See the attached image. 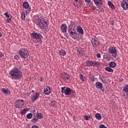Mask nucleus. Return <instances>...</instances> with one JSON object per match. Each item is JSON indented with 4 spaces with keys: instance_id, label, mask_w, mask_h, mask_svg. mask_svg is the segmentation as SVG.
<instances>
[{
    "instance_id": "f257e3e1",
    "label": "nucleus",
    "mask_w": 128,
    "mask_h": 128,
    "mask_svg": "<svg viewBox=\"0 0 128 128\" xmlns=\"http://www.w3.org/2000/svg\"><path fill=\"white\" fill-rule=\"evenodd\" d=\"M10 78H12V80H20V78H22V74L20 71L16 68L12 69L10 71Z\"/></svg>"
},
{
    "instance_id": "f03ea898",
    "label": "nucleus",
    "mask_w": 128,
    "mask_h": 128,
    "mask_svg": "<svg viewBox=\"0 0 128 128\" xmlns=\"http://www.w3.org/2000/svg\"><path fill=\"white\" fill-rule=\"evenodd\" d=\"M68 34L70 35L72 38L74 40L78 39V33H76V28H74L72 26V24H70L68 26Z\"/></svg>"
},
{
    "instance_id": "7ed1b4c3",
    "label": "nucleus",
    "mask_w": 128,
    "mask_h": 128,
    "mask_svg": "<svg viewBox=\"0 0 128 128\" xmlns=\"http://www.w3.org/2000/svg\"><path fill=\"white\" fill-rule=\"evenodd\" d=\"M37 24L38 26L40 28L41 30H46V28H48V22L46 21L44 18H38Z\"/></svg>"
},
{
    "instance_id": "20e7f679",
    "label": "nucleus",
    "mask_w": 128,
    "mask_h": 128,
    "mask_svg": "<svg viewBox=\"0 0 128 128\" xmlns=\"http://www.w3.org/2000/svg\"><path fill=\"white\" fill-rule=\"evenodd\" d=\"M31 36L33 38H36V40H39V42H42V39L44 38L42 36V35L40 33H36V32H33L31 34Z\"/></svg>"
},
{
    "instance_id": "39448f33",
    "label": "nucleus",
    "mask_w": 128,
    "mask_h": 128,
    "mask_svg": "<svg viewBox=\"0 0 128 128\" xmlns=\"http://www.w3.org/2000/svg\"><path fill=\"white\" fill-rule=\"evenodd\" d=\"M108 52L110 54H112L113 58H116L118 56V54H116V49L114 47H110Z\"/></svg>"
},
{
    "instance_id": "423d86ee",
    "label": "nucleus",
    "mask_w": 128,
    "mask_h": 128,
    "mask_svg": "<svg viewBox=\"0 0 128 128\" xmlns=\"http://www.w3.org/2000/svg\"><path fill=\"white\" fill-rule=\"evenodd\" d=\"M28 51L26 50V48H22V50L18 52L19 56L22 58H28Z\"/></svg>"
},
{
    "instance_id": "0eeeda50",
    "label": "nucleus",
    "mask_w": 128,
    "mask_h": 128,
    "mask_svg": "<svg viewBox=\"0 0 128 128\" xmlns=\"http://www.w3.org/2000/svg\"><path fill=\"white\" fill-rule=\"evenodd\" d=\"M24 105V100H18L15 102V106L17 108H22Z\"/></svg>"
},
{
    "instance_id": "6e6552de",
    "label": "nucleus",
    "mask_w": 128,
    "mask_h": 128,
    "mask_svg": "<svg viewBox=\"0 0 128 128\" xmlns=\"http://www.w3.org/2000/svg\"><path fill=\"white\" fill-rule=\"evenodd\" d=\"M72 89L70 88L67 87H62L61 92L62 94H64L66 96H70V94Z\"/></svg>"
},
{
    "instance_id": "1a4fd4ad",
    "label": "nucleus",
    "mask_w": 128,
    "mask_h": 128,
    "mask_svg": "<svg viewBox=\"0 0 128 128\" xmlns=\"http://www.w3.org/2000/svg\"><path fill=\"white\" fill-rule=\"evenodd\" d=\"M92 44L94 46V48H96L98 46H100V40L96 38H93L91 40Z\"/></svg>"
},
{
    "instance_id": "9d476101",
    "label": "nucleus",
    "mask_w": 128,
    "mask_h": 128,
    "mask_svg": "<svg viewBox=\"0 0 128 128\" xmlns=\"http://www.w3.org/2000/svg\"><path fill=\"white\" fill-rule=\"evenodd\" d=\"M128 0H122L121 2V6L124 10H128Z\"/></svg>"
},
{
    "instance_id": "9b49d317",
    "label": "nucleus",
    "mask_w": 128,
    "mask_h": 128,
    "mask_svg": "<svg viewBox=\"0 0 128 128\" xmlns=\"http://www.w3.org/2000/svg\"><path fill=\"white\" fill-rule=\"evenodd\" d=\"M94 4L97 6H102L104 3L102 0H94Z\"/></svg>"
},
{
    "instance_id": "f8f14e48",
    "label": "nucleus",
    "mask_w": 128,
    "mask_h": 128,
    "mask_svg": "<svg viewBox=\"0 0 128 128\" xmlns=\"http://www.w3.org/2000/svg\"><path fill=\"white\" fill-rule=\"evenodd\" d=\"M68 30V26L66 24H63L61 25V30L62 32H66V30Z\"/></svg>"
},
{
    "instance_id": "ddd939ff",
    "label": "nucleus",
    "mask_w": 128,
    "mask_h": 128,
    "mask_svg": "<svg viewBox=\"0 0 128 128\" xmlns=\"http://www.w3.org/2000/svg\"><path fill=\"white\" fill-rule=\"evenodd\" d=\"M95 86L96 88L100 89V90H102V88H103L102 83L100 82H96L95 84Z\"/></svg>"
},
{
    "instance_id": "4468645a",
    "label": "nucleus",
    "mask_w": 128,
    "mask_h": 128,
    "mask_svg": "<svg viewBox=\"0 0 128 128\" xmlns=\"http://www.w3.org/2000/svg\"><path fill=\"white\" fill-rule=\"evenodd\" d=\"M4 14V16H6V18H8L6 20V22H12V16H10V15L8 14V12H5Z\"/></svg>"
},
{
    "instance_id": "2eb2a0df",
    "label": "nucleus",
    "mask_w": 128,
    "mask_h": 128,
    "mask_svg": "<svg viewBox=\"0 0 128 128\" xmlns=\"http://www.w3.org/2000/svg\"><path fill=\"white\" fill-rule=\"evenodd\" d=\"M76 30L78 32L79 34H84V30L82 29V26H79L77 27Z\"/></svg>"
},
{
    "instance_id": "dca6fc26",
    "label": "nucleus",
    "mask_w": 128,
    "mask_h": 128,
    "mask_svg": "<svg viewBox=\"0 0 128 128\" xmlns=\"http://www.w3.org/2000/svg\"><path fill=\"white\" fill-rule=\"evenodd\" d=\"M38 96H40V93L36 92L32 98V102H36V99L38 98Z\"/></svg>"
},
{
    "instance_id": "f3484780",
    "label": "nucleus",
    "mask_w": 128,
    "mask_h": 128,
    "mask_svg": "<svg viewBox=\"0 0 128 128\" xmlns=\"http://www.w3.org/2000/svg\"><path fill=\"white\" fill-rule=\"evenodd\" d=\"M38 120V116H36V115H34L32 116V119L31 120V122L33 124H36V122Z\"/></svg>"
},
{
    "instance_id": "a211bd4d",
    "label": "nucleus",
    "mask_w": 128,
    "mask_h": 128,
    "mask_svg": "<svg viewBox=\"0 0 128 128\" xmlns=\"http://www.w3.org/2000/svg\"><path fill=\"white\" fill-rule=\"evenodd\" d=\"M74 6H82V2L78 1V0H74Z\"/></svg>"
},
{
    "instance_id": "6ab92c4d",
    "label": "nucleus",
    "mask_w": 128,
    "mask_h": 128,
    "mask_svg": "<svg viewBox=\"0 0 128 128\" xmlns=\"http://www.w3.org/2000/svg\"><path fill=\"white\" fill-rule=\"evenodd\" d=\"M58 53L60 56H64L66 54V52L65 50H60L58 51Z\"/></svg>"
},
{
    "instance_id": "aec40b11",
    "label": "nucleus",
    "mask_w": 128,
    "mask_h": 128,
    "mask_svg": "<svg viewBox=\"0 0 128 128\" xmlns=\"http://www.w3.org/2000/svg\"><path fill=\"white\" fill-rule=\"evenodd\" d=\"M86 66H92L94 64L92 61L86 60Z\"/></svg>"
},
{
    "instance_id": "412c9836",
    "label": "nucleus",
    "mask_w": 128,
    "mask_h": 128,
    "mask_svg": "<svg viewBox=\"0 0 128 128\" xmlns=\"http://www.w3.org/2000/svg\"><path fill=\"white\" fill-rule=\"evenodd\" d=\"M30 6V4H28V2H24L23 3V7L26 8V10H28Z\"/></svg>"
},
{
    "instance_id": "4be33fe9",
    "label": "nucleus",
    "mask_w": 128,
    "mask_h": 128,
    "mask_svg": "<svg viewBox=\"0 0 128 128\" xmlns=\"http://www.w3.org/2000/svg\"><path fill=\"white\" fill-rule=\"evenodd\" d=\"M116 64L115 62H109V66L112 68H116Z\"/></svg>"
},
{
    "instance_id": "5701e85b",
    "label": "nucleus",
    "mask_w": 128,
    "mask_h": 128,
    "mask_svg": "<svg viewBox=\"0 0 128 128\" xmlns=\"http://www.w3.org/2000/svg\"><path fill=\"white\" fill-rule=\"evenodd\" d=\"M36 116L38 120H42V118H44V115H42V113L38 112V111H37V114Z\"/></svg>"
},
{
    "instance_id": "b1692460",
    "label": "nucleus",
    "mask_w": 128,
    "mask_h": 128,
    "mask_svg": "<svg viewBox=\"0 0 128 128\" xmlns=\"http://www.w3.org/2000/svg\"><path fill=\"white\" fill-rule=\"evenodd\" d=\"M2 92H3V94H8L10 93V92L8 91V88H3L2 89Z\"/></svg>"
},
{
    "instance_id": "393cba45",
    "label": "nucleus",
    "mask_w": 128,
    "mask_h": 128,
    "mask_svg": "<svg viewBox=\"0 0 128 128\" xmlns=\"http://www.w3.org/2000/svg\"><path fill=\"white\" fill-rule=\"evenodd\" d=\"M63 76H64L63 77V78H64V80H66V78L67 80H70V74H68V73L66 72H64L63 74Z\"/></svg>"
},
{
    "instance_id": "a878e982",
    "label": "nucleus",
    "mask_w": 128,
    "mask_h": 128,
    "mask_svg": "<svg viewBox=\"0 0 128 128\" xmlns=\"http://www.w3.org/2000/svg\"><path fill=\"white\" fill-rule=\"evenodd\" d=\"M108 5L109 6H110L112 10H116V7H114V5L112 4V2H108Z\"/></svg>"
},
{
    "instance_id": "bb28decb",
    "label": "nucleus",
    "mask_w": 128,
    "mask_h": 128,
    "mask_svg": "<svg viewBox=\"0 0 128 128\" xmlns=\"http://www.w3.org/2000/svg\"><path fill=\"white\" fill-rule=\"evenodd\" d=\"M104 58H105L108 60H110V54L108 53L104 54Z\"/></svg>"
},
{
    "instance_id": "cd10ccee",
    "label": "nucleus",
    "mask_w": 128,
    "mask_h": 128,
    "mask_svg": "<svg viewBox=\"0 0 128 128\" xmlns=\"http://www.w3.org/2000/svg\"><path fill=\"white\" fill-rule=\"evenodd\" d=\"M123 91L126 92V96H128V84L124 86V88H123Z\"/></svg>"
},
{
    "instance_id": "c85d7f7f",
    "label": "nucleus",
    "mask_w": 128,
    "mask_h": 128,
    "mask_svg": "<svg viewBox=\"0 0 128 128\" xmlns=\"http://www.w3.org/2000/svg\"><path fill=\"white\" fill-rule=\"evenodd\" d=\"M105 70L108 72H114V70L112 69L110 67H106Z\"/></svg>"
},
{
    "instance_id": "c756f323",
    "label": "nucleus",
    "mask_w": 128,
    "mask_h": 128,
    "mask_svg": "<svg viewBox=\"0 0 128 128\" xmlns=\"http://www.w3.org/2000/svg\"><path fill=\"white\" fill-rule=\"evenodd\" d=\"M44 92L45 94H50V91H48V88H44Z\"/></svg>"
},
{
    "instance_id": "7c9ffc66",
    "label": "nucleus",
    "mask_w": 128,
    "mask_h": 128,
    "mask_svg": "<svg viewBox=\"0 0 128 128\" xmlns=\"http://www.w3.org/2000/svg\"><path fill=\"white\" fill-rule=\"evenodd\" d=\"M96 118H97V120H102V115L98 113H97L96 114Z\"/></svg>"
},
{
    "instance_id": "2f4dec72",
    "label": "nucleus",
    "mask_w": 128,
    "mask_h": 128,
    "mask_svg": "<svg viewBox=\"0 0 128 128\" xmlns=\"http://www.w3.org/2000/svg\"><path fill=\"white\" fill-rule=\"evenodd\" d=\"M90 78L92 82H96V78L94 77V76L92 74L90 76Z\"/></svg>"
},
{
    "instance_id": "473e14b6",
    "label": "nucleus",
    "mask_w": 128,
    "mask_h": 128,
    "mask_svg": "<svg viewBox=\"0 0 128 128\" xmlns=\"http://www.w3.org/2000/svg\"><path fill=\"white\" fill-rule=\"evenodd\" d=\"M26 118H27L28 120H30V118H32V113H29V114H27V115H26Z\"/></svg>"
},
{
    "instance_id": "72a5a7b5",
    "label": "nucleus",
    "mask_w": 128,
    "mask_h": 128,
    "mask_svg": "<svg viewBox=\"0 0 128 128\" xmlns=\"http://www.w3.org/2000/svg\"><path fill=\"white\" fill-rule=\"evenodd\" d=\"M21 18L23 20H26V12H22Z\"/></svg>"
},
{
    "instance_id": "f704fd0d",
    "label": "nucleus",
    "mask_w": 128,
    "mask_h": 128,
    "mask_svg": "<svg viewBox=\"0 0 128 128\" xmlns=\"http://www.w3.org/2000/svg\"><path fill=\"white\" fill-rule=\"evenodd\" d=\"M100 64V63L98 61L93 62V66H98Z\"/></svg>"
},
{
    "instance_id": "c9c22d12",
    "label": "nucleus",
    "mask_w": 128,
    "mask_h": 128,
    "mask_svg": "<svg viewBox=\"0 0 128 128\" xmlns=\"http://www.w3.org/2000/svg\"><path fill=\"white\" fill-rule=\"evenodd\" d=\"M80 80H82V82H85L86 81V76H84L82 74H80Z\"/></svg>"
},
{
    "instance_id": "e433bc0d",
    "label": "nucleus",
    "mask_w": 128,
    "mask_h": 128,
    "mask_svg": "<svg viewBox=\"0 0 128 128\" xmlns=\"http://www.w3.org/2000/svg\"><path fill=\"white\" fill-rule=\"evenodd\" d=\"M26 108H24V110L20 112V114L21 116H24V114H26Z\"/></svg>"
},
{
    "instance_id": "4c0bfd02",
    "label": "nucleus",
    "mask_w": 128,
    "mask_h": 128,
    "mask_svg": "<svg viewBox=\"0 0 128 128\" xmlns=\"http://www.w3.org/2000/svg\"><path fill=\"white\" fill-rule=\"evenodd\" d=\"M84 118L86 120H88L90 119V116H84Z\"/></svg>"
},
{
    "instance_id": "58836bf2",
    "label": "nucleus",
    "mask_w": 128,
    "mask_h": 128,
    "mask_svg": "<svg viewBox=\"0 0 128 128\" xmlns=\"http://www.w3.org/2000/svg\"><path fill=\"white\" fill-rule=\"evenodd\" d=\"M70 94H72V96H76V92L72 90H71Z\"/></svg>"
},
{
    "instance_id": "ea45409f",
    "label": "nucleus",
    "mask_w": 128,
    "mask_h": 128,
    "mask_svg": "<svg viewBox=\"0 0 128 128\" xmlns=\"http://www.w3.org/2000/svg\"><path fill=\"white\" fill-rule=\"evenodd\" d=\"M79 54H81L82 56H84V54H85V52H84V50H80V52H79Z\"/></svg>"
},
{
    "instance_id": "a19ab883",
    "label": "nucleus",
    "mask_w": 128,
    "mask_h": 128,
    "mask_svg": "<svg viewBox=\"0 0 128 128\" xmlns=\"http://www.w3.org/2000/svg\"><path fill=\"white\" fill-rule=\"evenodd\" d=\"M51 103L52 104V106H56V102L55 100L52 101Z\"/></svg>"
},
{
    "instance_id": "79ce46f5",
    "label": "nucleus",
    "mask_w": 128,
    "mask_h": 128,
    "mask_svg": "<svg viewBox=\"0 0 128 128\" xmlns=\"http://www.w3.org/2000/svg\"><path fill=\"white\" fill-rule=\"evenodd\" d=\"M99 128H108L104 124H102L99 126Z\"/></svg>"
},
{
    "instance_id": "37998d69",
    "label": "nucleus",
    "mask_w": 128,
    "mask_h": 128,
    "mask_svg": "<svg viewBox=\"0 0 128 128\" xmlns=\"http://www.w3.org/2000/svg\"><path fill=\"white\" fill-rule=\"evenodd\" d=\"M72 24V26H73V28H76V24H78V23H74V22H72V23H71V24Z\"/></svg>"
},
{
    "instance_id": "c03bdc74",
    "label": "nucleus",
    "mask_w": 128,
    "mask_h": 128,
    "mask_svg": "<svg viewBox=\"0 0 128 128\" xmlns=\"http://www.w3.org/2000/svg\"><path fill=\"white\" fill-rule=\"evenodd\" d=\"M96 56H97V58H100L102 57V55L98 53V54H96Z\"/></svg>"
},
{
    "instance_id": "a18cd8bd",
    "label": "nucleus",
    "mask_w": 128,
    "mask_h": 128,
    "mask_svg": "<svg viewBox=\"0 0 128 128\" xmlns=\"http://www.w3.org/2000/svg\"><path fill=\"white\" fill-rule=\"evenodd\" d=\"M30 6L29 10H26V14H30Z\"/></svg>"
},
{
    "instance_id": "49530a36",
    "label": "nucleus",
    "mask_w": 128,
    "mask_h": 128,
    "mask_svg": "<svg viewBox=\"0 0 128 128\" xmlns=\"http://www.w3.org/2000/svg\"><path fill=\"white\" fill-rule=\"evenodd\" d=\"M110 24H111V26H114V20L110 21Z\"/></svg>"
},
{
    "instance_id": "de8ad7c7",
    "label": "nucleus",
    "mask_w": 128,
    "mask_h": 128,
    "mask_svg": "<svg viewBox=\"0 0 128 128\" xmlns=\"http://www.w3.org/2000/svg\"><path fill=\"white\" fill-rule=\"evenodd\" d=\"M102 82H104V84H106L107 82L106 80V79H104V78H102Z\"/></svg>"
},
{
    "instance_id": "09e8293b",
    "label": "nucleus",
    "mask_w": 128,
    "mask_h": 128,
    "mask_svg": "<svg viewBox=\"0 0 128 128\" xmlns=\"http://www.w3.org/2000/svg\"><path fill=\"white\" fill-rule=\"evenodd\" d=\"M31 112L32 114H36V110H31Z\"/></svg>"
},
{
    "instance_id": "8fccbe9b",
    "label": "nucleus",
    "mask_w": 128,
    "mask_h": 128,
    "mask_svg": "<svg viewBox=\"0 0 128 128\" xmlns=\"http://www.w3.org/2000/svg\"><path fill=\"white\" fill-rule=\"evenodd\" d=\"M96 70H98V72H100L101 70V67L100 66H97L96 67Z\"/></svg>"
},
{
    "instance_id": "3c124183",
    "label": "nucleus",
    "mask_w": 128,
    "mask_h": 128,
    "mask_svg": "<svg viewBox=\"0 0 128 128\" xmlns=\"http://www.w3.org/2000/svg\"><path fill=\"white\" fill-rule=\"evenodd\" d=\"M4 56V54L2 52H0V58H2Z\"/></svg>"
},
{
    "instance_id": "603ef678",
    "label": "nucleus",
    "mask_w": 128,
    "mask_h": 128,
    "mask_svg": "<svg viewBox=\"0 0 128 128\" xmlns=\"http://www.w3.org/2000/svg\"><path fill=\"white\" fill-rule=\"evenodd\" d=\"M87 4H90V0H85Z\"/></svg>"
},
{
    "instance_id": "864d4df0",
    "label": "nucleus",
    "mask_w": 128,
    "mask_h": 128,
    "mask_svg": "<svg viewBox=\"0 0 128 128\" xmlns=\"http://www.w3.org/2000/svg\"><path fill=\"white\" fill-rule=\"evenodd\" d=\"M40 82H44V78H40L39 79Z\"/></svg>"
},
{
    "instance_id": "5fc2aeb1",
    "label": "nucleus",
    "mask_w": 128,
    "mask_h": 128,
    "mask_svg": "<svg viewBox=\"0 0 128 128\" xmlns=\"http://www.w3.org/2000/svg\"><path fill=\"white\" fill-rule=\"evenodd\" d=\"M32 128H38V126H36V125L33 126Z\"/></svg>"
},
{
    "instance_id": "6e6d98bb",
    "label": "nucleus",
    "mask_w": 128,
    "mask_h": 128,
    "mask_svg": "<svg viewBox=\"0 0 128 128\" xmlns=\"http://www.w3.org/2000/svg\"><path fill=\"white\" fill-rule=\"evenodd\" d=\"M30 110V108H26V112H28L29 110Z\"/></svg>"
},
{
    "instance_id": "4d7b16f0",
    "label": "nucleus",
    "mask_w": 128,
    "mask_h": 128,
    "mask_svg": "<svg viewBox=\"0 0 128 128\" xmlns=\"http://www.w3.org/2000/svg\"><path fill=\"white\" fill-rule=\"evenodd\" d=\"M18 56H14V60H18Z\"/></svg>"
},
{
    "instance_id": "13d9d810",
    "label": "nucleus",
    "mask_w": 128,
    "mask_h": 128,
    "mask_svg": "<svg viewBox=\"0 0 128 128\" xmlns=\"http://www.w3.org/2000/svg\"><path fill=\"white\" fill-rule=\"evenodd\" d=\"M92 8L94 10H96V7H94V6H92Z\"/></svg>"
},
{
    "instance_id": "bf43d9fd",
    "label": "nucleus",
    "mask_w": 128,
    "mask_h": 128,
    "mask_svg": "<svg viewBox=\"0 0 128 128\" xmlns=\"http://www.w3.org/2000/svg\"><path fill=\"white\" fill-rule=\"evenodd\" d=\"M123 80H124L123 78H120L119 80V82H122Z\"/></svg>"
},
{
    "instance_id": "052dcab7",
    "label": "nucleus",
    "mask_w": 128,
    "mask_h": 128,
    "mask_svg": "<svg viewBox=\"0 0 128 128\" xmlns=\"http://www.w3.org/2000/svg\"><path fill=\"white\" fill-rule=\"evenodd\" d=\"M2 34L1 32H0V38H2Z\"/></svg>"
},
{
    "instance_id": "680f3d73",
    "label": "nucleus",
    "mask_w": 128,
    "mask_h": 128,
    "mask_svg": "<svg viewBox=\"0 0 128 128\" xmlns=\"http://www.w3.org/2000/svg\"><path fill=\"white\" fill-rule=\"evenodd\" d=\"M66 34V38H68V34Z\"/></svg>"
},
{
    "instance_id": "e2e57ef3",
    "label": "nucleus",
    "mask_w": 128,
    "mask_h": 128,
    "mask_svg": "<svg viewBox=\"0 0 128 128\" xmlns=\"http://www.w3.org/2000/svg\"><path fill=\"white\" fill-rule=\"evenodd\" d=\"M32 92H34V90H32Z\"/></svg>"
},
{
    "instance_id": "0e129e2a",
    "label": "nucleus",
    "mask_w": 128,
    "mask_h": 128,
    "mask_svg": "<svg viewBox=\"0 0 128 128\" xmlns=\"http://www.w3.org/2000/svg\"><path fill=\"white\" fill-rule=\"evenodd\" d=\"M48 88H49V90H50V87Z\"/></svg>"
},
{
    "instance_id": "69168bd1",
    "label": "nucleus",
    "mask_w": 128,
    "mask_h": 128,
    "mask_svg": "<svg viewBox=\"0 0 128 128\" xmlns=\"http://www.w3.org/2000/svg\"><path fill=\"white\" fill-rule=\"evenodd\" d=\"M102 92H104V89H102Z\"/></svg>"
},
{
    "instance_id": "338daca9",
    "label": "nucleus",
    "mask_w": 128,
    "mask_h": 128,
    "mask_svg": "<svg viewBox=\"0 0 128 128\" xmlns=\"http://www.w3.org/2000/svg\"><path fill=\"white\" fill-rule=\"evenodd\" d=\"M124 96H126L124 94Z\"/></svg>"
}]
</instances>
